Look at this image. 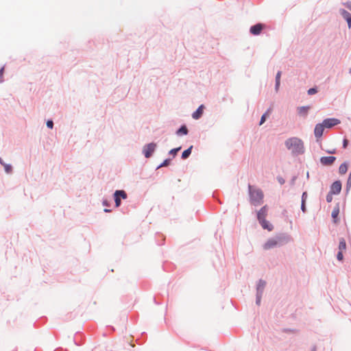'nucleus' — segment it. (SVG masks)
Listing matches in <instances>:
<instances>
[{"instance_id":"obj_27","label":"nucleus","mask_w":351,"mask_h":351,"mask_svg":"<svg viewBox=\"0 0 351 351\" xmlns=\"http://www.w3.org/2000/svg\"><path fill=\"white\" fill-rule=\"evenodd\" d=\"M267 112H265L262 116H261V120H260V122H259V125H261L262 124H263L265 123V121H266V117H267Z\"/></svg>"},{"instance_id":"obj_37","label":"nucleus","mask_w":351,"mask_h":351,"mask_svg":"<svg viewBox=\"0 0 351 351\" xmlns=\"http://www.w3.org/2000/svg\"><path fill=\"white\" fill-rule=\"evenodd\" d=\"M102 204L104 206H110V203L108 202V201L107 199H103Z\"/></svg>"},{"instance_id":"obj_26","label":"nucleus","mask_w":351,"mask_h":351,"mask_svg":"<svg viewBox=\"0 0 351 351\" xmlns=\"http://www.w3.org/2000/svg\"><path fill=\"white\" fill-rule=\"evenodd\" d=\"M307 93L309 95H314L317 93V88L316 87L311 88L308 90Z\"/></svg>"},{"instance_id":"obj_6","label":"nucleus","mask_w":351,"mask_h":351,"mask_svg":"<svg viewBox=\"0 0 351 351\" xmlns=\"http://www.w3.org/2000/svg\"><path fill=\"white\" fill-rule=\"evenodd\" d=\"M265 27V24L261 23H256V25L251 26L250 32L254 36H258L261 33Z\"/></svg>"},{"instance_id":"obj_3","label":"nucleus","mask_w":351,"mask_h":351,"mask_svg":"<svg viewBox=\"0 0 351 351\" xmlns=\"http://www.w3.org/2000/svg\"><path fill=\"white\" fill-rule=\"evenodd\" d=\"M248 190L251 203L254 206L260 205L263 202V191L258 189H253L250 184L248 185Z\"/></svg>"},{"instance_id":"obj_38","label":"nucleus","mask_w":351,"mask_h":351,"mask_svg":"<svg viewBox=\"0 0 351 351\" xmlns=\"http://www.w3.org/2000/svg\"><path fill=\"white\" fill-rule=\"evenodd\" d=\"M280 82H275V90L276 92L278 91L280 87Z\"/></svg>"},{"instance_id":"obj_28","label":"nucleus","mask_w":351,"mask_h":351,"mask_svg":"<svg viewBox=\"0 0 351 351\" xmlns=\"http://www.w3.org/2000/svg\"><path fill=\"white\" fill-rule=\"evenodd\" d=\"M337 259L339 261H343V252H341V251H339L337 254Z\"/></svg>"},{"instance_id":"obj_13","label":"nucleus","mask_w":351,"mask_h":351,"mask_svg":"<svg viewBox=\"0 0 351 351\" xmlns=\"http://www.w3.org/2000/svg\"><path fill=\"white\" fill-rule=\"evenodd\" d=\"M310 109H311L310 106H304L298 107L297 109V111L300 116H302L305 118V117H306L308 110Z\"/></svg>"},{"instance_id":"obj_40","label":"nucleus","mask_w":351,"mask_h":351,"mask_svg":"<svg viewBox=\"0 0 351 351\" xmlns=\"http://www.w3.org/2000/svg\"><path fill=\"white\" fill-rule=\"evenodd\" d=\"M306 197H307V193H306V192H304V193H302V201H303V200H305V201H306Z\"/></svg>"},{"instance_id":"obj_2","label":"nucleus","mask_w":351,"mask_h":351,"mask_svg":"<svg viewBox=\"0 0 351 351\" xmlns=\"http://www.w3.org/2000/svg\"><path fill=\"white\" fill-rule=\"evenodd\" d=\"M285 145L287 149L291 152L293 156H299L304 153L305 149L303 141L298 137L287 138Z\"/></svg>"},{"instance_id":"obj_1","label":"nucleus","mask_w":351,"mask_h":351,"mask_svg":"<svg viewBox=\"0 0 351 351\" xmlns=\"http://www.w3.org/2000/svg\"><path fill=\"white\" fill-rule=\"evenodd\" d=\"M291 241L292 237L290 234L285 232H280L268 239L263 245V249L268 250L275 247H280Z\"/></svg>"},{"instance_id":"obj_23","label":"nucleus","mask_w":351,"mask_h":351,"mask_svg":"<svg viewBox=\"0 0 351 351\" xmlns=\"http://www.w3.org/2000/svg\"><path fill=\"white\" fill-rule=\"evenodd\" d=\"M170 162H171V159L170 158L165 159L161 164H160L157 167V169L168 166L170 164Z\"/></svg>"},{"instance_id":"obj_24","label":"nucleus","mask_w":351,"mask_h":351,"mask_svg":"<svg viewBox=\"0 0 351 351\" xmlns=\"http://www.w3.org/2000/svg\"><path fill=\"white\" fill-rule=\"evenodd\" d=\"M181 149V147H176V148H173L172 149H171L169 152V154L170 155H172L173 157H175L177 154V153Z\"/></svg>"},{"instance_id":"obj_4","label":"nucleus","mask_w":351,"mask_h":351,"mask_svg":"<svg viewBox=\"0 0 351 351\" xmlns=\"http://www.w3.org/2000/svg\"><path fill=\"white\" fill-rule=\"evenodd\" d=\"M156 143L154 142L145 145L143 147V154L144 156L146 158H149L152 157L156 150Z\"/></svg>"},{"instance_id":"obj_29","label":"nucleus","mask_w":351,"mask_h":351,"mask_svg":"<svg viewBox=\"0 0 351 351\" xmlns=\"http://www.w3.org/2000/svg\"><path fill=\"white\" fill-rule=\"evenodd\" d=\"M47 127L49 129H53V121L51 119L48 120L46 123Z\"/></svg>"},{"instance_id":"obj_32","label":"nucleus","mask_w":351,"mask_h":351,"mask_svg":"<svg viewBox=\"0 0 351 351\" xmlns=\"http://www.w3.org/2000/svg\"><path fill=\"white\" fill-rule=\"evenodd\" d=\"M301 210H302V211L303 213H306V205H305V200L302 201Z\"/></svg>"},{"instance_id":"obj_15","label":"nucleus","mask_w":351,"mask_h":351,"mask_svg":"<svg viewBox=\"0 0 351 351\" xmlns=\"http://www.w3.org/2000/svg\"><path fill=\"white\" fill-rule=\"evenodd\" d=\"M258 222L263 229L269 231H271L274 229L273 225L267 221L266 219H262L261 221H258Z\"/></svg>"},{"instance_id":"obj_43","label":"nucleus","mask_w":351,"mask_h":351,"mask_svg":"<svg viewBox=\"0 0 351 351\" xmlns=\"http://www.w3.org/2000/svg\"><path fill=\"white\" fill-rule=\"evenodd\" d=\"M104 210L105 213H110V212H111V210L108 209V208H105Z\"/></svg>"},{"instance_id":"obj_25","label":"nucleus","mask_w":351,"mask_h":351,"mask_svg":"<svg viewBox=\"0 0 351 351\" xmlns=\"http://www.w3.org/2000/svg\"><path fill=\"white\" fill-rule=\"evenodd\" d=\"M335 195L334 193H331L330 191L328 193L326 197V200L328 203H330L332 201V195Z\"/></svg>"},{"instance_id":"obj_41","label":"nucleus","mask_w":351,"mask_h":351,"mask_svg":"<svg viewBox=\"0 0 351 351\" xmlns=\"http://www.w3.org/2000/svg\"><path fill=\"white\" fill-rule=\"evenodd\" d=\"M328 154H334L336 153V149H332V150H328L326 152Z\"/></svg>"},{"instance_id":"obj_17","label":"nucleus","mask_w":351,"mask_h":351,"mask_svg":"<svg viewBox=\"0 0 351 351\" xmlns=\"http://www.w3.org/2000/svg\"><path fill=\"white\" fill-rule=\"evenodd\" d=\"M176 135L182 136L187 135L189 134V130L186 125H182L180 127L178 130L176 132Z\"/></svg>"},{"instance_id":"obj_33","label":"nucleus","mask_w":351,"mask_h":351,"mask_svg":"<svg viewBox=\"0 0 351 351\" xmlns=\"http://www.w3.org/2000/svg\"><path fill=\"white\" fill-rule=\"evenodd\" d=\"M263 296L256 295V304L259 306L261 304V299Z\"/></svg>"},{"instance_id":"obj_8","label":"nucleus","mask_w":351,"mask_h":351,"mask_svg":"<svg viewBox=\"0 0 351 351\" xmlns=\"http://www.w3.org/2000/svg\"><path fill=\"white\" fill-rule=\"evenodd\" d=\"M326 128H331L340 123V120L336 118H328L322 122Z\"/></svg>"},{"instance_id":"obj_45","label":"nucleus","mask_w":351,"mask_h":351,"mask_svg":"<svg viewBox=\"0 0 351 351\" xmlns=\"http://www.w3.org/2000/svg\"><path fill=\"white\" fill-rule=\"evenodd\" d=\"M350 73H351V67H350Z\"/></svg>"},{"instance_id":"obj_18","label":"nucleus","mask_w":351,"mask_h":351,"mask_svg":"<svg viewBox=\"0 0 351 351\" xmlns=\"http://www.w3.org/2000/svg\"><path fill=\"white\" fill-rule=\"evenodd\" d=\"M193 147V145H191L188 149H185L182 152V156H181L182 159L185 160V159H187L190 156Z\"/></svg>"},{"instance_id":"obj_11","label":"nucleus","mask_w":351,"mask_h":351,"mask_svg":"<svg viewBox=\"0 0 351 351\" xmlns=\"http://www.w3.org/2000/svg\"><path fill=\"white\" fill-rule=\"evenodd\" d=\"M336 160L335 156H322L320 158V162L324 166H330Z\"/></svg>"},{"instance_id":"obj_7","label":"nucleus","mask_w":351,"mask_h":351,"mask_svg":"<svg viewBox=\"0 0 351 351\" xmlns=\"http://www.w3.org/2000/svg\"><path fill=\"white\" fill-rule=\"evenodd\" d=\"M342 188V184L340 180L335 181L330 187V191L331 193H334L335 195H338L340 193Z\"/></svg>"},{"instance_id":"obj_42","label":"nucleus","mask_w":351,"mask_h":351,"mask_svg":"<svg viewBox=\"0 0 351 351\" xmlns=\"http://www.w3.org/2000/svg\"><path fill=\"white\" fill-rule=\"evenodd\" d=\"M4 163H5V162H4V161H3V159L0 157V164H1V165H4Z\"/></svg>"},{"instance_id":"obj_20","label":"nucleus","mask_w":351,"mask_h":351,"mask_svg":"<svg viewBox=\"0 0 351 351\" xmlns=\"http://www.w3.org/2000/svg\"><path fill=\"white\" fill-rule=\"evenodd\" d=\"M348 171V163L346 162L342 163L339 168V173L340 174H345Z\"/></svg>"},{"instance_id":"obj_19","label":"nucleus","mask_w":351,"mask_h":351,"mask_svg":"<svg viewBox=\"0 0 351 351\" xmlns=\"http://www.w3.org/2000/svg\"><path fill=\"white\" fill-rule=\"evenodd\" d=\"M339 251L343 252L346 249V243L344 238H340L339 239Z\"/></svg>"},{"instance_id":"obj_9","label":"nucleus","mask_w":351,"mask_h":351,"mask_svg":"<svg viewBox=\"0 0 351 351\" xmlns=\"http://www.w3.org/2000/svg\"><path fill=\"white\" fill-rule=\"evenodd\" d=\"M265 286H266V281L265 280H264L263 279L258 280V282H257V284H256V295L263 296V293H264V290H265Z\"/></svg>"},{"instance_id":"obj_34","label":"nucleus","mask_w":351,"mask_h":351,"mask_svg":"<svg viewBox=\"0 0 351 351\" xmlns=\"http://www.w3.org/2000/svg\"><path fill=\"white\" fill-rule=\"evenodd\" d=\"M3 71H4V67L1 68L0 69V83L3 82V80L2 79Z\"/></svg>"},{"instance_id":"obj_21","label":"nucleus","mask_w":351,"mask_h":351,"mask_svg":"<svg viewBox=\"0 0 351 351\" xmlns=\"http://www.w3.org/2000/svg\"><path fill=\"white\" fill-rule=\"evenodd\" d=\"M339 213V208H335L332 212V214H331V216L333 219V221L335 223H337V216Z\"/></svg>"},{"instance_id":"obj_31","label":"nucleus","mask_w":351,"mask_h":351,"mask_svg":"<svg viewBox=\"0 0 351 351\" xmlns=\"http://www.w3.org/2000/svg\"><path fill=\"white\" fill-rule=\"evenodd\" d=\"M276 179L281 185L284 184L285 182V180L280 176H277Z\"/></svg>"},{"instance_id":"obj_36","label":"nucleus","mask_w":351,"mask_h":351,"mask_svg":"<svg viewBox=\"0 0 351 351\" xmlns=\"http://www.w3.org/2000/svg\"><path fill=\"white\" fill-rule=\"evenodd\" d=\"M348 139L346 138H344L343 140V148H346L348 147Z\"/></svg>"},{"instance_id":"obj_14","label":"nucleus","mask_w":351,"mask_h":351,"mask_svg":"<svg viewBox=\"0 0 351 351\" xmlns=\"http://www.w3.org/2000/svg\"><path fill=\"white\" fill-rule=\"evenodd\" d=\"M204 105L202 104L200 105L197 108V110L193 112L192 114V117L193 119H195V120H197L199 119V118L202 117V114H203V110H204Z\"/></svg>"},{"instance_id":"obj_22","label":"nucleus","mask_w":351,"mask_h":351,"mask_svg":"<svg viewBox=\"0 0 351 351\" xmlns=\"http://www.w3.org/2000/svg\"><path fill=\"white\" fill-rule=\"evenodd\" d=\"M4 167V169H5V171L8 173V174H10L12 173V167L11 165L10 164H6V163H4V165H3Z\"/></svg>"},{"instance_id":"obj_5","label":"nucleus","mask_w":351,"mask_h":351,"mask_svg":"<svg viewBox=\"0 0 351 351\" xmlns=\"http://www.w3.org/2000/svg\"><path fill=\"white\" fill-rule=\"evenodd\" d=\"M114 200L115 202V206L119 207L121 204V199H125L128 197L126 192L123 190H117L113 194Z\"/></svg>"},{"instance_id":"obj_44","label":"nucleus","mask_w":351,"mask_h":351,"mask_svg":"<svg viewBox=\"0 0 351 351\" xmlns=\"http://www.w3.org/2000/svg\"><path fill=\"white\" fill-rule=\"evenodd\" d=\"M317 350V348L315 346H313L312 349H311V351H316Z\"/></svg>"},{"instance_id":"obj_12","label":"nucleus","mask_w":351,"mask_h":351,"mask_svg":"<svg viewBox=\"0 0 351 351\" xmlns=\"http://www.w3.org/2000/svg\"><path fill=\"white\" fill-rule=\"evenodd\" d=\"M339 13L342 16L343 19H345L347 21L348 27L351 28V14L348 11L343 8L339 9Z\"/></svg>"},{"instance_id":"obj_16","label":"nucleus","mask_w":351,"mask_h":351,"mask_svg":"<svg viewBox=\"0 0 351 351\" xmlns=\"http://www.w3.org/2000/svg\"><path fill=\"white\" fill-rule=\"evenodd\" d=\"M267 206H263L257 213V219L261 221L262 219H265L267 215Z\"/></svg>"},{"instance_id":"obj_39","label":"nucleus","mask_w":351,"mask_h":351,"mask_svg":"<svg viewBox=\"0 0 351 351\" xmlns=\"http://www.w3.org/2000/svg\"><path fill=\"white\" fill-rule=\"evenodd\" d=\"M296 178H297V177H296V176H293V177L291 178V181H290V184H291V186H293V185L295 184V182Z\"/></svg>"},{"instance_id":"obj_35","label":"nucleus","mask_w":351,"mask_h":351,"mask_svg":"<svg viewBox=\"0 0 351 351\" xmlns=\"http://www.w3.org/2000/svg\"><path fill=\"white\" fill-rule=\"evenodd\" d=\"M348 9L351 11V1H347L343 3Z\"/></svg>"},{"instance_id":"obj_10","label":"nucleus","mask_w":351,"mask_h":351,"mask_svg":"<svg viewBox=\"0 0 351 351\" xmlns=\"http://www.w3.org/2000/svg\"><path fill=\"white\" fill-rule=\"evenodd\" d=\"M324 128H325V126L323 123H317L315 125V127L314 129V134L317 138H319L322 136L323 132L324 130Z\"/></svg>"},{"instance_id":"obj_30","label":"nucleus","mask_w":351,"mask_h":351,"mask_svg":"<svg viewBox=\"0 0 351 351\" xmlns=\"http://www.w3.org/2000/svg\"><path fill=\"white\" fill-rule=\"evenodd\" d=\"M282 72L278 71L276 75L275 82H280V77Z\"/></svg>"}]
</instances>
